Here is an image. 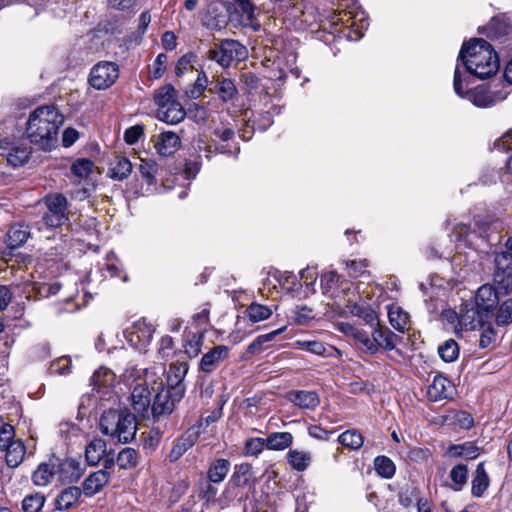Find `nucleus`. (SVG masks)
Instances as JSON below:
<instances>
[{
  "mask_svg": "<svg viewBox=\"0 0 512 512\" xmlns=\"http://www.w3.org/2000/svg\"><path fill=\"white\" fill-rule=\"evenodd\" d=\"M157 116L161 121L168 124H177L185 117V111L179 102H174L165 108L157 110Z\"/></svg>",
  "mask_w": 512,
  "mask_h": 512,
  "instance_id": "31",
  "label": "nucleus"
},
{
  "mask_svg": "<svg viewBox=\"0 0 512 512\" xmlns=\"http://www.w3.org/2000/svg\"><path fill=\"white\" fill-rule=\"evenodd\" d=\"M176 91L171 85H166L160 88L154 97L155 103L158 109L165 108L166 106L176 102L175 100Z\"/></svg>",
  "mask_w": 512,
  "mask_h": 512,
  "instance_id": "53",
  "label": "nucleus"
},
{
  "mask_svg": "<svg viewBox=\"0 0 512 512\" xmlns=\"http://www.w3.org/2000/svg\"><path fill=\"white\" fill-rule=\"evenodd\" d=\"M119 77V67L110 61L95 64L89 74V84L97 90H105L112 86Z\"/></svg>",
  "mask_w": 512,
  "mask_h": 512,
  "instance_id": "13",
  "label": "nucleus"
},
{
  "mask_svg": "<svg viewBox=\"0 0 512 512\" xmlns=\"http://www.w3.org/2000/svg\"><path fill=\"white\" fill-rule=\"evenodd\" d=\"M246 315L250 321L256 323L268 319L272 315V310L268 306L251 303L246 309Z\"/></svg>",
  "mask_w": 512,
  "mask_h": 512,
  "instance_id": "52",
  "label": "nucleus"
},
{
  "mask_svg": "<svg viewBox=\"0 0 512 512\" xmlns=\"http://www.w3.org/2000/svg\"><path fill=\"white\" fill-rule=\"evenodd\" d=\"M235 135L234 128L231 124L221 123L216 126L213 130L212 142L215 144V150L219 153H231V151L227 148L228 145L224 144L229 140L233 139Z\"/></svg>",
  "mask_w": 512,
  "mask_h": 512,
  "instance_id": "25",
  "label": "nucleus"
},
{
  "mask_svg": "<svg viewBox=\"0 0 512 512\" xmlns=\"http://www.w3.org/2000/svg\"><path fill=\"white\" fill-rule=\"evenodd\" d=\"M45 503V497L41 493H34L24 497L22 509L24 512H39Z\"/></svg>",
  "mask_w": 512,
  "mask_h": 512,
  "instance_id": "54",
  "label": "nucleus"
},
{
  "mask_svg": "<svg viewBox=\"0 0 512 512\" xmlns=\"http://www.w3.org/2000/svg\"><path fill=\"white\" fill-rule=\"evenodd\" d=\"M56 475L55 463H42L32 475L33 483L37 486L48 485Z\"/></svg>",
  "mask_w": 512,
  "mask_h": 512,
  "instance_id": "36",
  "label": "nucleus"
},
{
  "mask_svg": "<svg viewBox=\"0 0 512 512\" xmlns=\"http://www.w3.org/2000/svg\"><path fill=\"white\" fill-rule=\"evenodd\" d=\"M230 349L225 345H217L204 353L199 361L198 369L205 374L213 373L229 356Z\"/></svg>",
  "mask_w": 512,
  "mask_h": 512,
  "instance_id": "16",
  "label": "nucleus"
},
{
  "mask_svg": "<svg viewBox=\"0 0 512 512\" xmlns=\"http://www.w3.org/2000/svg\"><path fill=\"white\" fill-rule=\"evenodd\" d=\"M463 65L465 71H461L466 86L470 85V79L475 76L479 79L490 78L499 70V58L490 43L481 38H474L465 42L459 52L457 65Z\"/></svg>",
  "mask_w": 512,
  "mask_h": 512,
  "instance_id": "1",
  "label": "nucleus"
},
{
  "mask_svg": "<svg viewBox=\"0 0 512 512\" xmlns=\"http://www.w3.org/2000/svg\"><path fill=\"white\" fill-rule=\"evenodd\" d=\"M14 428L12 425L4 423L0 428V450L4 451L5 448L12 445L17 440L14 438Z\"/></svg>",
  "mask_w": 512,
  "mask_h": 512,
  "instance_id": "63",
  "label": "nucleus"
},
{
  "mask_svg": "<svg viewBox=\"0 0 512 512\" xmlns=\"http://www.w3.org/2000/svg\"><path fill=\"white\" fill-rule=\"evenodd\" d=\"M289 400L300 408L310 410L315 409L320 403L319 396L315 391L305 390L291 392Z\"/></svg>",
  "mask_w": 512,
  "mask_h": 512,
  "instance_id": "28",
  "label": "nucleus"
},
{
  "mask_svg": "<svg viewBox=\"0 0 512 512\" xmlns=\"http://www.w3.org/2000/svg\"><path fill=\"white\" fill-rule=\"evenodd\" d=\"M338 442L351 450H358L362 447L364 438L360 432L352 429L341 433L338 436Z\"/></svg>",
  "mask_w": 512,
  "mask_h": 512,
  "instance_id": "46",
  "label": "nucleus"
},
{
  "mask_svg": "<svg viewBox=\"0 0 512 512\" xmlns=\"http://www.w3.org/2000/svg\"><path fill=\"white\" fill-rule=\"evenodd\" d=\"M4 451L6 452V463L10 468H16L22 463L25 456V446L21 440L13 442Z\"/></svg>",
  "mask_w": 512,
  "mask_h": 512,
  "instance_id": "39",
  "label": "nucleus"
},
{
  "mask_svg": "<svg viewBox=\"0 0 512 512\" xmlns=\"http://www.w3.org/2000/svg\"><path fill=\"white\" fill-rule=\"evenodd\" d=\"M230 470V462L226 459H216L208 470V478L213 483H219L224 480Z\"/></svg>",
  "mask_w": 512,
  "mask_h": 512,
  "instance_id": "43",
  "label": "nucleus"
},
{
  "mask_svg": "<svg viewBox=\"0 0 512 512\" xmlns=\"http://www.w3.org/2000/svg\"><path fill=\"white\" fill-rule=\"evenodd\" d=\"M294 345L298 349L306 350L312 354L323 357L341 356V352L338 349L332 346H326L323 342L318 340H297Z\"/></svg>",
  "mask_w": 512,
  "mask_h": 512,
  "instance_id": "24",
  "label": "nucleus"
},
{
  "mask_svg": "<svg viewBox=\"0 0 512 512\" xmlns=\"http://www.w3.org/2000/svg\"><path fill=\"white\" fill-rule=\"evenodd\" d=\"M252 477V466L248 463H242L235 466L233 480L237 486H245Z\"/></svg>",
  "mask_w": 512,
  "mask_h": 512,
  "instance_id": "55",
  "label": "nucleus"
},
{
  "mask_svg": "<svg viewBox=\"0 0 512 512\" xmlns=\"http://www.w3.org/2000/svg\"><path fill=\"white\" fill-rule=\"evenodd\" d=\"M332 22L333 24H342L351 28V31L355 33V40L360 39L363 35V31L368 27L365 12L356 4H353L348 9H343L335 13Z\"/></svg>",
  "mask_w": 512,
  "mask_h": 512,
  "instance_id": "12",
  "label": "nucleus"
},
{
  "mask_svg": "<svg viewBox=\"0 0 512 512\" xmlns=\"http://www.w3.org/2000/svg\"><path fill=\"white\" fill-rule=\"evenodd\" d=\"M496 322L498 325H507L512 322V298L507 299L499 306Z\"/></svg>",
  "mask_w": 512,
  "mask_h": 512,
  "instance_id": "60",
  "label": "nucleus"
},
{
  "mask_svg": "<svg viewBox=\"0 0 512 512\" xmlns=\"http://www.w3.org/2000/svg\"><path fill=\"white\" fill-rule=\"evenodd\" d=\"M56 475L63 483L77 482L82 476V468L78 461L64 459L56 464Z\"/></svg>",
  "mask_w": 512,
  "mask_h": 512,
  "instance_id": "20",
  "label": "nucleus"
},
{
  "mask_svg": "<svg viewBox=\"0 0 512 512\" xmlns=\"http://www.w3.org/2000/svg\"><path fill=\"white\" fill-rule=\"evenodd\" d=\"M211 91L219 96V98L228 102L235 98L237 95V88L233 80L223 77H218L211 87Z\"/></svg>",
  "mask_w": 512,
  "mask_h": 512,
  "instance_id": "30",
  "label": "nucleus"
},
{
  "mask_svg": "<svg viewBox=\"0 0 512 512\" xmlns=\"http://www.w3.org/2000/svg\"><path fill=\"white\" fill-rule=\"evenodd\" d=\"M489 486V478L484 468V463L477 465L475 476L472 480V494L480 497Z\"/></svg>",
  "mask_w": 512,
  "mask_h": 512,
  "instance_id": "42",
  "label": "nucleus"
},
{
  "mask_svg": "<svg viewBox=\"0 0 512 512\" xmlns=\"http://www.w3.org/2000/svg\"><path fill=\"white\" fill-rule=\"evenodd\" d=\"M93 162L89 159H78L71 166V172L79 177L86 178L91 173Z\"/></svg>",
  "mask_w": 512,
  "mask_h": 512,
  "instance_id": "61",
  "label": "nucleus"
},
{
  "mask_svg": "<svg viewBox=\"0 0 512 512\" xmlns=\"http://www.w3.org/2000/svg\"><path fill=\"white\" fill-rule=\"evenodd\" d=\"M109 478L110 472L106 470L91 473L83 483V492L89 496L98 493L108 483Z\"/></svg>",
  "mask_w": 512,
  "mask_h": 512,
  "instance_id": "26",
  "label": "nucleus"
},
{
  "mask_svg": "<svg viewBox=\"0 0 512 512\" xmlns=\"http://www.w3.org/2000/svg\"><path fill=\"white\" fill-rule=\"evenodd\" d=\"M30 231L22 224H14L7 232V245L11 249L22 246L28 239Z\"/></svg>",
  "mask_w": 512,
  "mask_h": 512,
  "instance_id": "34",
  "label": "nucleus"
},
{
  "mask_svg": "<svg viewBox=\"0 0 512 512\" xmlns=\"http://www.w3.org/2000/svg\"><path fill=\"white\" fill-rule=\"evenodd\" d=\"M266 447V439L263 438H250L246 441L244 447V454L246 456H258Z\"/></svg>",
  "mask_w": 512,
  "mask_h": 512,
  "instance_id": "62",
  "label": "nucleus"
},
{
  "mask_svg": "<svg viewBox=\"0 0 512 512\" xmlns=\"http://www.w3.org/2000/svg\"><path fill=\"white\" fill-rule=\"evenodd\" d=\"M132 171V164L127 158H120L111 168V177L117 180L126 179Z\"/></svg>",
  "mask_w": 512,
  "mask_h": 512,
  "instance_id": "56",
  "label": "nucleus"
},
{
  "mask_svg": "<svg viewBox=\"0 0 512 512\" xmlns=\"http://www.w3.org/2000/svg\"><path fill=\"white\" fill-rule=\"evenodd\" d=\"M388 318L391 326L399 332L403 333L409 328V315L397 304L388 306Z\"/></svg>",
  "mask_w": 512,
  "mask_h": 512,
  "instance_id": "29",
  "label": "nucleus"
},
{
  "mask_svg": "<svg viewBox=\"0 0 512 512\" xmlns=\"http://www.w3.org/2000/svg\"><path fill=\"white\" fill-rule=\"evenodd\" d=\"M106 453V443L102 439L92 440L85 449V458L89 465H97Z\"/></svg>",
  "mask_w": 512,
  "mask_h": 512,
  "instance_id": "38",
  "label": "nucleus"
},
{
  "mask_svg": "<svg viewBox=\"0 0 512 512\" xmlns=\"http://www.w3.org/2000/svg\"><path fill=\"white\" fill-rule=\"evenodd\" d=\"M131 405L142 417H147L151 409L150 391L146 385L137 384L131 393Z\"/></svg>",
  "mask_w": 512,
  "mask_h": 512,
  "instance_id": "19",
  "label": "nucleus"
},
{
  "mask_svg": "<svg viewBox=\"0 0 512 512\" xmlns=\"http://www.w3.org/2000/svg\"><path fill=\"white\" fill-rule=\"evenodd\" d=\"M464 87L467 86L463 80L461 69L459 68V65H457L454 71L453 88L459 97L467 99L479 108L491 107L505 99V96L491 93L483 86L467 90H465Z\"/></svg>",
  "mask_w": 512,
  "mask_h": 512,
  "instance_id": "5",
  "label": "nucleus"
},
{
  "mask_svg": "<svg viewBox=\"0 0 512 512\" xmlns=\"http://www.w3.org/2000/svg\"><path fill=\"white\" fill-rule=\"evenodd\" d=\"M286 330V326L273 330L269 333L257 336L246 349V356H252L260 353L263 350V345L267 342L273 341L278 335Z\"/></svg>",
  "mask_w": 512,
  "mask_h": 512,
  "instance_id": "37",
  "label": "nucleus"
},
{
  "mask_svg": "<svg viewBox=\"0 0 512 512\" xmlns=\"http://www.w3.org/2000/svg\"><path fill=\"white\" fill-rule=\"evenodd\" d=\"M199 439V429L197 427H190L177 437L173 446L168 454L170 462L179 460L189 449H191Z\"/></svg>",
  "mask_w": 512,
  "mask_h": 512,
  "instance_id": "15",
  "label": "nucleus"
},
{
  "mask_svg": "<svg viewBox=\"0 0 512 512\" xmlns=\"http://www.w3.org/2000/svg\"><path fill=\"white\" fill-rule=\"evenodd\" d=\"M493 281L505 294L512 290V236L506 242V250L494 255Z\"/></svg>",
  "mask_w": 512,
  "mask_h": 512,
  "instance_id": "9",
  "label": "nucleus"
},
{
  "mask_svg": "<svg viewBox=\"0 0 512 512\" xmlns=\"http://www.w3.org/2000/svg\"><path fill=\"white\" fill-rule=\"evenodd\" d=\"M398 499L402 506L409 507L420 500L419 491L413 486H407L400 491Z\"/></svg>",
  "mask_w": 512,
  "mask_h": 512,
  "instance_id": "58",
  "label": "nucleus"
},
{
  "mask_svg": "<svg viewBox=\"0 0 512 512\" xmlns=\"http://www.w3.org/2000/svg\"><path fill=\"white\" fill-rule=\"evenodd\" d=\"M44 203L46 212L41 221L36 223L38 231H41L43 226L47 228L61 227L69 221L68 200L64 195L59 193L47 195L44 198Z\"/></svg>",
  "mask_w": 512,
  "mask_h": 512,
  "instance_id": "6",
  "label": "nucleus"
},
{
  "mask_svg": "<svg viewBox=\"0 0 512 512\" xmlns=\"http://www.w3.org/2000/svg\"><path fill=\"white\" fill-rule=\"evenodd\" d=\"M438 354L444 362L455 361L459 356L458 343L453 339L446 340L438 347Z\"/></svg>",
  "mask_w": 512,
  "mask_h": 512,
  "instance_id": "50",
  "label": "nucleus"
},
{
  "mask_svg": "<svg viewBox=\"0 0 512 512\" xmlns=\"http://www.w3.org/2000/svg\"><path fill=\"white\" fill-rule=\"evenodd\" d=\"M115 374L108 368L101 367L96 370L91 378L93 390L100 395H108L115 383Z\"/></svg>",
  "mask_w": 512,
  "mask_h": 512,
  "instance_id": "23",
  "label": "nucleus"
},
{
  "mask_svg": "<svg viewBox=\"0 0 512 512\" xmlns=\"http://www.w3.org/2000/svg\"><path fill=\"white\" fill-rule=\"evenodd\" d=\"M498 302L499 292L494 286L484 284L477 290L475 306L479 309V312L484 313L486 317L490 318Z\"/></svg>",
  "mask_w": 512,
  "mask_h": 512,
  "instance_id": "17",
  "label": "nucleus"
},
{
  "mask_svg": "<svg viewBox=\"0 0 512 512\" xmlns=\"http://www.w3.org/2000/svg\"><path fill=\"white\" fill-rule=\"evenodd\" d=\"M102 269L107 271L109 277L120 276L122 271V264L114 252L111 251L107 253Z\"/></svg>",
  "mask_w": 512,
  "mask_h": 512,
  "instance_id": "57",
  "label": "nucleus"
},
{
  "mask_svg": "<svg viewBox=\"0 0 512 512\" xmlns=\"http://www.w3.org/2000/svg\"><path fill=\"white\" fill-rule=\"evenodd\" d=\"M293 442V436L289 432H274L266 438V447L270 450H284Z\"/></svg>",
  "mask_w": 512,
  "mask_h": 512,
  "instance_id": "40",
  "label": "nucleus"
},
{
  "mask_svg": "<svg viewBox=\"0 0 512 512\" xmlns=\"http://www.w3.org/2000/svg\"><path fill=\"white\" fill-rule=\"evenodd\" d=\"M204 343V332L188 333L184 344L185 353L190 358H195L201 352Z\"/></svg>",
  "mask_w": 512,
  "mask_h": 512,
  "instance_id": "44",
  "label": "nucleus"
},
{
  "mask_svg": "<svg viewBox=\"0 0 512 512\" xmlns=\"http://www.w3.org/2000/svg\"><path fill=\"white\" fill-rule=\"evenodd\" d=\"M63 115L53 105L41 106L30 113L26 123V134L30 142L42 150L56 147Z\"/></svg>",
  "mask_w": 512,
  "mask_h": 512,
  "instance_id": "2",
  "label": "nucleus"
},
{
  "mask_svg": "<svg viewBox=\"0 0 512 512\" xmlns=\"http://www.w3.org/2000/svg\"><path fill=\"white\" fill-rule=\"evenodd\" d=\"M374 466L377 474L386 479L392 478L396 471L394 462L386 456H377Z\"/></svg>",
  "mask_w": 512,
  "mask_h": 512,
  "instance_id": "51",
  "label": "nucleus"
},
{
  "mask_svg": "<svg viewBox=\"0 0 512 512\" xmlns=\"http://www.w3.org/2000/svg\"><path fill=\"white\" fill-rule=\"evenodd\" d=\"M82 491L79 487L70 486L65 488L56 498L55 506L57 510L70 509L80 498Z\"/></svg>",
  "mask_w": 512,
  "mask_h": 512,
  "instance_id": "32",
  "label": "nucleus"
},
{
  "mask_svg": "<svg viewBox=\"0 0 512 512\" xmlns=\"http://www.w3.org/2000/svg\"><path fill=\"white\" fill-rule=\"evenodd\" d=\"M181 146L180 137L172 131L160 133L154 141V148L160 156L173 155Z\"/></svg>",
  "mask_w": 512,
  "mask_h": 512,
  "instance_id": "18",
  "label": "nucleus"
},
{
  "mask_svg": "<svg viewBox=\"0 0 512 512\" xmlns=\"http://www.w3.org/2000/svg\"><path fill=\"white\" fill-rule=\"evenodd\" d=\"M153 333V326L145 319H139L124 330V337L132 347L142 350L151 342Z\"/></svg>",
  "mask_w": 512,
  "mask_h": 512,
  "instance_id": "14",
  "label": "nucleus"
},
{
  "mask_svg": "<svg viewBox=\"0 0 512 512\" xmlns=\"http://www.w3.org/2000/svg\"><path fill=\"white\" fill-rule=\"evenodd\" d=\"M101 433L119 443H129L137 432L135 416L127 410H105L99 421Z\"/></svg>",
  "mask_w": 512,
  "mask_h": 512,
  "instance_id": "3",
  "label": "nucleus"
},
{
  "mask_svg": "<svg viewBox=\"0 0 512 512\" xmlns=\"http://www.w3.org/2000/svg\"><path fill=\"white\" fill-rule=\"evenodd\" d=\"M185 393V386L178 385L174 387L161 386L158 388L151 404V413L155 419L170 415L175 405L180 402Z\"/></svg>",
  "mask_w": 512,
  "mask_h": 512,
  "instance_id": "10",
  "label": "nucleus"
},
{
  "mask_svg": "<svg viewBox=\"0 0 512 512\" xmlns=\"http://www.w3.org/2000/svg\"><path fill=\"white\" fill-rule=\"evenodd\" d=\"M287 461L297 471H304L311 463V454L305 451L290 450L287 454Z\"/></svg>",
  "mask_w": 512,
  "mask_h": 512,
  "instance_id": "45",
  "label": "nucleus"
},
{
  "mask_svg": "<svg viewBox=\"0 0 512 512\" xmlns=\"http://www.w3.org/2000/svg\"><path fill=\"white\" fill-rule=\"evenodd\" d=\"M188 371L187 363H179L170 366L167 375V387H174L178 385H184L183 379L185 378Z\"/></svg>",
  "mask_w": 512,
  "mask_h": 512,
  "instance_id": "48",
  "label": "nucleus"
},
{
  "mask_svg": "<svg viewBox=\"0 0 512 512\" xmlns=\"http://www.w3.org/2000/svg\"><path fill=\"white\" fill-rule=\"evenodd\" d=\"M453 393V385L449 379L442 375L434 377L428 386L427 395L431 401L437 402L449 398Z\"/></svg>",
  "mask_w": 512,
  "mask_h": 512,
  "instance_id": "22",
  "label": "nucleus"
},
{
  "mask_svg": "<svg viewBox=\"0 0 512 512\" xmlns=\"http://www.w3.org/2000/svg\"><path fill=\"white\" fill-rule=\"evenodd\" d=\"M502 229V223L499 220H492L487 216L475 221V227L471 229L470 226L460 223L457 224L452 231V237L455 241L459 242L457 247L461 245L465 247H475V240L478 238L486 239L487 241H499V237H493V234H498Z\"/></svg>",
  "mask_w": 512,
  "mask_h": 512,
  "instance_id": "4",
  "label": "nucleus"
},
{
  "mask_svg": "<svg viewBox=\"0 0 512 512\" xmlns=\"http://www.w3.org/2000/svg\"><path fill=\"white\" fill-rule=\"evenodd\" d=\"M117 464L121 469H132L138 464V453L135 449L126 447L123 448L117 457Z\"/></svg>",
  "mask_w": 512,
  "mask_h": 512,
  "instance_id": "49",
  "label": "nucleus"
},
{
  "mask_svg": "<svg viewBox=\"0 0 512 512\" xmlns=\"http://www.w3.org/2000/svg\"><path fill=\"white\" fill-rule=\"evenodd\" d=\"M488 319L489 317H486L484 313H480L479 309L475 306V308H471L459 316V324L466 329L474 330L478 326H483Z\"/></svg>",
  "mask_w": 512,
  "mask_h": 512,
  "instance_id": "35",
  "label": "nucleus"
},
{
  "mask_svg": "<svg viewBox=\"0 0 512 512\" xmlns=\"http://www.w3.org/2000/svg\"><path fill=\"white\" fill-rule=\"evenodd\" d=\"M139 173L142 177V179L145 181V183L148 186V189L150 192L154 191V187L157 183L156 180V174L158 171V165L157 163L152 159H140V164L138 167Z\"/></svg>",
  "mask_w": 512,
  "mask_h": 512,
  "instance_id": "33",
  "label": "nucleus"
},
{
  "mask_svg": "<svg viewBox=\"0 0 512 512\" xmlns=\"http://www.w3.org/2000/svg\"><path fill=\"white\" fill-rule=\"evenodd\" d=\"M240 13V23L243 27H249L254 31L260 28V23L255 15V7L249 0L236 2Z\"/></svg>",
  "mask_w": 512,
  "mask_h": 512,
  "instance_id": "27",
  "label": "nucleus"
},
{
  "mask_svg": "<svg viewBox=\"0 0 512 512\" xmlns=\"http://www.w3.org/2000/svg\"><path fill=\"white\" fill-rule=\"evenodd\" d=\"M342 292L347 297L346 303H344V313L359 317L373 326L377 321V315L368 303L362 302L359 295L360 285L346 283Z\"/></svg>",
  "mask_w": 512,
  "mask_h": 512,
  "instance_id": "8",
  "label": "nucleus"
},
{
  "mask_svg": "<svg viewBox=\"0 0 512 512\" xmlns=\"http://www.w3.org/2000/svg\"><path fill=\"white\" fill-rule=\"evenodd\" d=\"M6 150V160L13 167L24 165L29 160L32 152L31 146L25 141L12 143Z\"/></svg>",
  "mask_w": 512,
  "mask_h": 512,
  "instance_id": "21",
  "label": "nucleus"
},
{
  "mask_svg": "<svg viewBox=\"0 0 512 512\" xmlns=\"http://www.w3.org/2000/svg\"><path fill=\"white\" fill-rule=\"evenodd\" d=\"M355 344L359 350L368 354H375L378 351V345L375 342L374 332L372 337L363 331H358L355 338Z\"/></svg>",
  "mask_w": 512,
  "mask_h": 512,
  "instance_id": "47",
  "label": "nucleus"
},
{
  "mask_svg": "<svg viewBox=\"0 0 512 512\" xmlns=\"http://www.w3.org/2000/svg\"><path fill=\"white\" fill-rule=\"evenodd\" d=\"M374 336L378 348L381 347L385 350H393L399 340V337L387 328H375Z\"/></svg>",
  "mask_w": 512,
  "mask_h": 512,
  "instance_id": "41",
  "label": "nucleus"
},
{
  "mask_svg": "<svg viewBox=\"0 0 512 512\" xmlns=\"http://www.w3.org/2000/svg\"><path fill=\"white\" fill-rule=\"evenodd\" d=\"M467 466L464 464H458L450 471V478L455 484L454 489L460 490L467 481Z\"/></svg>",
  "mask_w": 512,
  "mask_h": 512,
  "instance_id": "59",
  "label": "nucleus"
},
{
  "mask_svg": "<svg viewBox=\"0 0 512 512\" xmlns=\"http://www.w3.org/2000/svg\"><path fill=\"white\" fill-rule=\"evenodd\" d=\"M208 84V79L206 74L202 71L198 74L197 79L193 87L187 92L188 96L191 98H198L202 95L204 90L206 89Z\"/></svg>",
  "mask_w": 512,
  "mask_h": 512,
  "instance_id": "64",
  "label": "nucleus"
},
{
  "mask_svg": "<svg viewBox=\"0 0 512 512\" xmlns=\"http://www.w3.org/2000/svg\"><path fill=\"white\" fill-rule=\"evenodd\" d=\"M300 286L301 284L294 273L275 270L269 272L260 291L263 296L276 298L279 294V289L286 293H291L298 290Z\"/></svg>",
  "mask_w": 512,
  "mask_h": 512,
  "instance_id": "11",
  "label": "nucleus"
},
{
  "mask_svg": "<svg viewBox=\"0 0 512 512\" xmlns=\"http://www.w3.org/2000/svg\"><path fill=\"white\" fill-rule=\"evenodd\" d=\"M248 50L237 40L223 39L219 45L207 52V58L215 61L223 68L230 67L234 62H240L247 58Z\"/></svg>",
  "mask_w": 512,
  "mask_h": 512,
  "instance_id": "7",
  "label": "nucleus"
}]
</instances>
